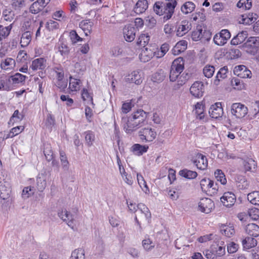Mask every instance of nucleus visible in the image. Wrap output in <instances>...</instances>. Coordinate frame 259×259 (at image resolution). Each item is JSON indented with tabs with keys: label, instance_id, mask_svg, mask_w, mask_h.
I'll return each mask as SVG.
<instances>
[{
	"label": "nucleus",
	"instance_id": "e433bc0d",
	"mask_svg": "<svg viewBox=\"0 0 259 259\" xmlns=\"http://www.w3.org/2000/svg\"><path fill=\"white\" fill-rule=\"evenodd\" d=\"M69 89L71 91H77L79 90L81 82L80 80L73 78L72 76L69 77Z\"/></svg>",
	"mask_w": 259,
	"mask_h": 259
},
{
	"label": "nucleus",
	"instance_id": "4468645a",
	"mask_svg": "<svg viewBox=\"0 0 259 259\" xmlns=\"http://www.w3.org/2000/svg\"><path fill=\"white\" fill-rule=\"evenodd\" d=\"M58 217L63 221L66 222L67 225L72 229L74 227V215L71 214L66 209L59 210L58 212Z\"/></svg>",
	"mask_w": 259,
	"mask_h": 259
},
{
	"label": "nucleus",
	"instance_id": "f03ea898",
	"mask_svg": "<svg viewBox=\"0 0 259 259\" xmlns=\"http://www.w3.org/2000/svg\"><path fill=\"white\" fill-rule=\"evenodd\" d=\"M177 5L176 1L166 3L156 2L154 5L153 10L158 15L161 16L164 14L163 20L167 21L171 18Z\"/></svg>",
	"mask_w": 259,
	"mask_h": 259
},
{
	"label": "nucleus",
	"instance_id": "9d476101",
	"mask_svg": "<svg viewBox=\"0 0 259 259\" xmlns=\"http://www.w3.org/2000/svg\"><path fill=\"white\" fill-rule=\"evenodd\" d=\"M192 161L197 167L201 170L205 169L208 165L207 160L205 156L202 154L198 153L194 157Z\"/></svg>",
	"mask_w": 259,
	"mask_h": 259
},
{
	"label": "nucleus",
	"instance_id": "338daca9",
	"mask_svg": "<svg viewBox=\"0 0 259 259\" xmlns=\"http://www.w3.org/2000/svg\"><path fill=\"white\" fill-rule=\"evenodd\" d=\"M24 129L23 126H17L16 127L12 128L10 131V134L12 137L18 135L21 133Z\"/></svg>",
	"mask_w": 259,
	"mask_h": 259
},
{
	"label": "nucleus",
	"instance_id": "20e7f679",
	"mask_svg": "<svg viewBox=\"0 0 259 259\" xmlns=\"http://www.w3.org/2000/svg\"><path fill=\"white\" fill-rule=\"evenodd\" d=\"M245 51L250 54H255L259 49V37H250L242 45Z\"/></svg>",
	"mask_w": 259,
	"mask_h": 259
},
{
	"label": "nucleus",
	"instance_id": "a878e982",
	"mask_svg": "<svg viewBox=\"0 0 259 259\" xmlns=\"http://www.w3.org/2000/svg\"><path fill=\"white\" fill-rule=\"evenodd\" d=\"M220 231L222 234L229 238L231 237L235 234V230L232 226H227L225 224H222L221 226Z\"/></svg>",
	"mask_w": 259,
	"mask_h": 259
},
{
	"label": "nucleus",
	"instance_id": "aec40b11",
	"mask_svg": "<svg viewBox=\"0 0 259 259\" xmlns=\"http://www.w3.org/2000/svg\"><path fill=\"white\" fill-rule=\"evenodd\" d=\"M136 29L135 27L128 26L123 30L124 37L126 41L132 42L133 41L136 36Z\"/></svg>",
	"mask_w": 259,
	"mask_h": 259
},
{
	"label": "nucleus",
	"instance_id": "72a5a7b5",
	"mask_svg": "<svg viewBox=\"0 0 259 259\" xmlns=\"http://www.w3.org/2000/svg\"><path fill=\"white\" fill-rule=\"evenodd\" d=\"M45 60L42 58L35 59L32 61L31 67L33 70L43 69L45 67Z\"/></svg>",
	"mask_w": 259,
	"mask_h": 259
},
{
	"label": "nucleus",
	"instance_id": "b1692460",
	"mask_svg": "<svg viewBox=\"0 0 259 259\" xmlns=\"http://www.w3.org/2000/svg\"><path fill=\"white\" fill-rule=\"evenodd\" d=\"M246 233L252 237H256L259 236V226L255 224H249L246 226Z\"/></svg>",
	"mask_w": 259,
	"mask_h": 259
},
{
	"label": "nucleus",
	"instance_id": "5fc2aeb1",
	"mask_svg": "<svg viewBox=\"0 0 259 259\" xmlns=\"http://www.w3.org/2000/svg\"><path fill=\"white\" fill-rule=\"evenodd\" d=\"M248 215L253 220H256L259 218V209L253 207L248 210Z\"/></svg>",
	"mask_w": 259,
	"mask_h": 259
},
{
	"label": "nucleus",
	"instance_id": "5701e85b",
	"mask_svg": "<svg viewBox=\"0 0 259 259\" xmlns=\"http://www.w3.org/2000/svg\"><path fill=\"white\" fill-rule=\"evenodd\" d=\"M148 7L147 0H139L134 8L135 12L137 14H141L144 12Z\"/></svg>",
	"mask_w": 259,
	"mask_h": 259
},
{
	"label": "nucleus",
	"instance_id": "dca6fc26",
	"mask_svg": "<svg viewBox=\"0 0 259 259\" xmlns=\"http://www.w3.org/2000/svg\"><path fill=\"white\" fill-rule=\"evenodd\" d=\"M191 29V24L187 20L181 21L177 26L176 35L183 36Z\"/></svg>",
	"mask_w": 259,
	"mask_h": 259
},
{
	"label": "nucleus",
	"instance_id": "f704fd0d",
	"mask_svg": "<svg viewBox=\"0 0 259 259\" xmlns=\"http://www.w3.org/2000/svg\"><path fill=\"white\" fill-rule=\"evenodd\" d=\"M179 175L188 179H193L197 177V173L195 171L184 169L179 171Z\"/></svg>",
	"mask_w": 259,
	"mask_h": 259
},
{
	"label": "nucleus",
	"instance_id": "864d4df0",
	"mask_svg": "<svg viewBox=\"0 0 259 259\" xmlns=\"http://www.w3.org/2000/svg\"><path fill=\"white\" fill-rule=\"evenodd\" d=\"M202 31V26H197L196 29L193 31L192 33V39L194 41H198L199 40H201L202 36H200L201 35V33Z\"/></svg>",
	"mask_w": 259,
	"mask_h": 259
},
{
	"label": "nucleus",
	"instance_id": "680f3d73",
	"mask_svg": "<svg viewBox=\"0 0 259 259\" xmlns=\"http://www.w3.org/2000/svg\"><path fill=\"white\" fill-rule=\"evenodd\" d=\"M23 115L19 114V111L16 110L14 111L13 115L11 117L9 121V123L10 122H12L13 123L14 122L20 121L23 119Z\"/></svg>",
	"mask_w": 259,
	"mask_h": 259
},
{
	"label": "nucleus",
	"instance_id": "ddd939ff",
	"mask_svg": "<svg viewBox=\"0 0 259 259\" xmlns=\"http://www.w3.org/2000/svg\"><path fill=\"white\" fill-rule=\"evenodd\" d=\"M190 93L196 98L202 96L204 93V84L201 81H195L190 89Z\"/></svg>",
	"mask_w": 259,
	"mask_h": 259
},
{
	"label": "nucleus",
	"instance_id": "7ed1b4c3",
	"mask_svg": "<svg viewBox=\"0 0 259 259\" xmlns=\"http://www.w3.org/2000/svg\"><path fill=\"white\" fill-rule=\"evenodd\" d=\"M184 69V60L179 57L174 60L171 65L169 72L170 81H175Z\"/></svg>",
	"mask_w": 259,
	"mask_h": 259
},
{
	"label": "nucleus",
	"instance_id": "f8f14e48",
	"mask_svg": "<svg viewBox=\"0 0 259 259\" xmlns=\"http://www.w3.org/2000/svg\"><path fill=\"white\" fill-rule=\"evenodd\" d=\"M236 200L235 195L231 192H227L224 193L221 197V201L226 207H230L234 205Z\"/></svg>",
	"mask_w": 259,
	"mask_h": 259
},
{
	"label": "nucleus",
	"instance_id": "c9c22d12",
	"mask_svg": "<svg viewBox=\"0 0 259 259\" xmlns=\"http://www.w3.org/2000/svg\"><path fill=\"white\" fill-rule=\"evenodd\" d=\"M133 151L137 155H141L147 151L148 146L146 145H141L139 144H134L132 146Z\"/></svg>",
	"mask_w": 259,
	"mask_h": 259
},
{
	"label": "nucleus",
	"instance_id": "09e8293b",
	"mask_svg": "<svg viewBox=\"0 0 259 259\" xmlns=\"http://www.w3.org/2000/svg\"><path fill=\"white\" fill-rule=\"evenodd\" d=\"M81 97L83 101H87L88 104H91L94 107L93 97L89 93L87 89H83L82 91Z\"/></svg>",
	"mask_w": 259,
	"mask_h": 259
},
{
	"label": "nucleus",
	"instance_id": "2eb2a0df",
	"mask_svg": "<svg viewBox=\"0 0 259 259\" xmlns=\"http://www.w3.org/2000/svg\"><path fill=\"white\" fill-rule=\"evenodd\" d=\"M234 74L242 78H251V72L244 65L236 66L234 69Z\"/></svg>",
	"mask_w": 259,
	"mask_h": 259
},
{
	"label": "nucleus",
	"instance_id": "a211bd4d",
	"mask_svg": "<svg viewBox=\"0 0 259 259\" xmlns=\"http://www.w3.org/2000/svg\"><path fill=\"white\" fill-rule=\"evenodd\" d=\"M47 173L46 171L39 174L36 179V185L38 190L42 192L47 186Z\"/></svg>",
	"mask_w": 259,
	"mask_h": 259
},
{
	"label": "nucleus",
	"instance_id": "6ab92c4d",
	"mask_svg": "<svg viewBox=\"0 0 259 259\" xmlns=\"http://www.w3.org/2000/svg\"><path fill=\"white\" fill-rule=\"evenodd\" d=\"M126 79L137 85L140 84L143 81V73L139 70L134 71L128 75Z\"/></svg>",
	"mask_w": 259,
	"mask_h": 259
},
{
	"label": "nucleus",
	"instance_id": "603ef678",
	"mask_svg": "<svg viewBox=\"0 0 259 259\" xmlns=\"http://www.w3.org/2000/svg\"><path fill=\"white\" fill-rule=\"evenodd\" d=\"M35 189L33 187H25L22 192V196L24 198H27L34 193Z\"/></svg>",
	"mask_w": 259,
	"mask_h": 259
},
{
	"label": "nucleus",
	"instance_id": "774afa93",
	"mask_svg": "<svg viewBox=\"0 0 259 259\" xmlns=\"http://www.w3.org/2000/svg\"><path fill=\"white\" fill-rule=\"evenodd\" d=\"M42 10L36 2H34L30 7V11L33 14H37Z\"/></svg>",
	"mask_w": 259,
	"mask_h": 259
},
{
	"label": "nucleus",
	"instance_id": "6e6d98bb",
	"mask_svg": "<svg viewBox=\"0 0 259 259\" xmlns=\"http://www.w3.org/2000/svg\"><path fill=\"white\" fill-rule=\"evenodd\" d=\"M164 71L160 70L153 75L152 80L154 82H160L164 79Z\"/></svg>",
	"mask_w": 259,
	"mask_h": 259
},
{
	"label": "nucleus",
	"instance_id": "69168bd1",
	"mask_svg": "<svg viewBox=\"0 0 259 259\" xmlns=\"http://www.w3.org/2000/svg\"><path fill=\"white\" fill-rule=\"evenodd\" d=\"M215 236L216 235H214L213 234H207L202 236H200L197 239V240L200 243H204L212 240Z\"/></svg>",
	"mask_w": 259,
	"mask_h": 259
},
{
	"label": "nucleus",
	"instance_id": "f3484780",
	"mask_svg": "<svg viewBox=\"0 0 259 259\" xmlns=\"http://www.w3.org/2000/svg\"><path fill=\"white\" fill-rule=\"evenodd\" d=\"M209 113L213 118L217 119L221 117L223 114L221 103L218 102L212 105L209 108Z\"/></svg>",
	"mask_w": 259,
	"mask_h": 259
},
{
	"label": "nucleus",
	"instance_id": "1a4fd4ad",
	"mask_svg": "<svg viewBox=\"0 0 259 259\" xmlns=\"http://www.w3.org/2000/svg\"><path fill=\"white\" fill-rule=\"evenodd\" d=\"M11 192V188L10 183L3 179L0 181V197L6 200L9 198L10 196Z\"/></svg>",
	"mask_w": 259,
	"mask_h": 259
},
{
	"label": "nucleus",
	"instance_id": "cd10ccee",
	"mask_svg": "<svg viewBox=\"0 0 259 259\" xmlns=\"http://www.w3.org/2000/svg\"><path fill=\"white\" fill-rule=\"evenodd\" d=\"M187 42L186 40L180 41L176 44L172 50V54L175 55H178L181 52L187 48Z\"/></svg>",
	"mask_w": 259,
	"mask_h": 259
},
{
	"label": "nucleus",
	"instance_id": "412c9836",
	"mask_svg": "<svg viewBox=\"0 0 259 259\" xmlns=\"http://www.w3.org/2000/svg\"><path fill=\"white\" fill-rule=\"evenodd\" d=\"M224 242L221 241L220 244L215 243L211 246L212 251L214 253L215 256L217 257L223 256L225 254V247L223 245Z\"/></svg>",
	"mask_w": 259,
	"mask_h": 259
},
{
	"label": "nucleus",
	"instance_id": "c85d7f7f",
	"mask_svg": "<svg viewBox=\"0 0 259 259\" xmlns=\"http://www.w3.org/2000/svg\"><path fill=\"white\" fill-rule=\"evenodd\" d=\"M243 164L245 171H252V169L255 168L256 162L252 158H247L243 161Z\"/></svg>",
	"mask_w": 259,
	"mask_h": 259
},
{
	"label": "nucleus",
	"instance_id": "37998d69",
	"mask_svg": "<svg viewBox=\"0 0 259 259\" xmlns=\"http://www.w3.org/2000/svg\"><path fill=\"white\" fill-rule=\"evenodd\" d=\"M195 8V6L193 3L187 2L181 7V11L183 13L187 14L193 11Z\"/></svg>",
	"mask_w": 259,
	"mask_h": 259
},
{
	"label": "nucleus",
	"instance_id": "423d86ee",
	"mask_svg": "<svg viewBox=\"0 0 259 259\" xmlns=\"http://www.w3.org/2000/svg\"><path fill=\"white\" fill-rule=\"evenodd\" d=\"M248 109L240 103H235L231 106V113L237 118H242L247 113Z\"/></svg>",
	"mask_w": 259,
	"mask_h": 259
},
{
	"label": "nucleus",
	"instance_id": "473e14b6",
	"mask_svg": "<svg viewBox=\"0 0 259 259\" xmlns=\"http://www.w3.org/2000/svg\"><path fill=\"white\" fill-rule=\"evenodd\" d=\"M15 65V61L11 58H7L1 64L2 69L7 70L12 69Z\"/></svg>",
	"mask_w": 259,
	"mask_h": 259
},
{
	"label": "nucleus",
	"instance_id": "052dcab7",
	"mask_svg": "<svg viewBox=\"0 0 259 259\" xmlns=\"http://www.w3.org/2000/svg\"><path fill=\"white\" fill-rule=\"evenodd\" d=\"M239 248V245L234 242H230L227 244V251L229 253L236 252Z\"/></svg>",
	"mask_w": 259,
	"mask_h": 259
},
{
	"label": "nucleus",
	"instance_id": "f257e3e1",
	"mask_svg": "<svg viewBox=\"0 0 259 259\" xmlns=\"http://www.w3.org/2000/svg\"><path fill=\"white\" fill-rule=\"evenodd\" d=\"M148 113L142 109H139L133 113L128 118L122 117L121 122L127 133L142 126L147 117Z\"/></svg>",
	"mask_w": 259,
	"mask_h": 259
},
{
	"label": "nucleus",
	"instance_id": "ea45409f",
	"mask_svg": "<svg viewBox=\"0 0 259 259\" xmlns=\"http://www.w3.org/2000/svg\"><path fill=\"white\" fill-rule=\"evenodd\" d=\"M85 136V144L89 147L93 145V142L95 140V134L91 131H88L83 134Z\"/></svg>",
	"mask_w": 259,
	"mask_h": 259
},
{
	"label": "nucleus",
	"instance_id": "0e129e2a",
	"mask_svg": "<svg viewBox=\"0 0 259 259\" xmlns=\"http://www.w3.org/2000/svg\"><path fill=\"white\" fill-rule=\"evenodd\" d=\"M169 49V45L167 43H164L162 44L160 48V51H158L157 57H163L166 53L168 51Z\"/></svg>",
	"mask_w": 259,
	"mask_h": 259
},
{
	"label": "nucleus",
	"instance_id": "bf43d9fd",
	"mask_svg": "<svg viewBox=\"0 0 259 259\" xmlns=\"http://www.w3.org/2000/svg\"><path fill=\"white\" fill-rule=\"evenodd\" d=\"M145 23L149 28H153L156 24V20L152 16H149L145 18Z\"/></svg>",
	"mask_w": 259,
	"mask_h": 259
},
{
	"label": "nucleus",
	"instance_id": "c756f323",
	"mask_svg": "<svg viewBox=\"0 0 259 259\" xmlns=\"http://www.w3.org/2000/svg\"><path fill=\"white\" fill-rule=\"evenodd\" d=\"M243 248L249 249L254 247L257 245V241L254 238L251 237H246L242 241Z\"/></svg>",
	"mask_w": 259,
	"mask_h": 259
},
{
	"label": "nucleus",
	"instance_id": "0eeeda50",
	"mask_svg": "<svg viewBox=\"0 0 259 259\" xmlns=\"http://www.w3.org/2000/svg\"><path fill=\"white\" fill-rule=\"evenodd\" d=\"M139 134L140 139L146 142L153 141L157 135L156 132L151 128H142L139 131Z\"/></svg>",
	"mask_w": 259,
	"mask_h": 259
},
{
	"label": "nucleus",
	"instance_id": "bb28decb",
	"mask_svg": "<svg viewBox=\"0 0 259 259\" xmlns=\"http://www.w3.org/2000/svg\"><path fill=\"white\" fill-rule=\"evenodd\" d=\"M85 251L82 248H78L73 250L69 259H85Z\"/></svg>",
	"mask_w": 259,
	"mask_h": 259
},
{
	"label": "nucleus",
	"instance_id": "de8ad7c7",
	"mask_svg": "<svg viewBox=\"0 0 259 259\" xmlns=\"http://www.w3.org/2000/svg\"><path fill=\"white\" fill-rule=\"evenodd\" d=\"M214 176L218 181H219L222 185L227 183V180L224 172L221 169H217L214 173Z\"/></svg>",
	"mask_w": 259,
	"mask_h": 259
},
{
	"label": "nucleus",
	"instance_id": "a19ab883",
	"mask_svg": "<svg viewBox=\"0 0 259 259\" xmlns=\"http://www.w3.org/2000/svg\"><path fill=\"white\" fill-rule=\"evenodd\" d=\"M237 186L239 189H246L249 187V182L243 176H238L237 177Z\"/></svg>",
	"mask_w": 259,
	"mask_h": 259
},
{
	"label": "nucleus",
	"instance_id": "4c0bfd02",
	"mask_svg": "<svg viewBox=\"0 0 259 259\" xmlns=\"http://www.w3.org/2000/svg\"><path fill=\"white\" fill-rule=\"evenodd\" d=\"M200 186L203 191H207L213 186V181L209 179L204 178L200 181Z\"/></svg>",
	"mask_w": 259,
	"mask_h": 259
},
{
	"label": "nucleus",
	"instance_id": "7c9ffc66",
	"mask_svg": "<svg viewBox=\"0 0 259 259\" xmlns=\"http://www.w3.org/2000/svg\"><path fill=\"white\" fill-rule=\"evenodd\" d=\"M44 154L47 160L50 161L54 158V154L51 146L49 143H45L44 145Z\"/></svg>",
	"mask_w": 259,
	"mask_h": 259
},
{
	"label": "nucleus",
	"instance_id": "49530a36",
	"mask_svg": "<svg viewBox=\"0 0 259 259\" xmlns=\"http://www.w3.org/2000/svg\"><path fill=\"white\" fill-rule=\"evenodd\" d=\"M11 29V25L7 27L0 25V41L5 39L9 35Z\"/></svg>",
	"mask_w": 259,
	"mask_h": 259
},
{
	"label": "nucleus",
	"instance_id": "c03bdc74",
	"mask_svg": "<svg viewBox=\"0 0 259 259\" xmlns=\"http://www.w3.org/2000/svg\"><path fill=\"white\" fill-rule=\"evenodd\" d=\"M150 40V35L148 33L141 34L137 42V45L145 47L147 46Z\"/></svg>",
	"mask_w": 259,
	"mask_h": 259
},
{
	"label": "nucleus",
	"instance_id": "39448f33",
	"mask_svg": "<svg viewBox=\"0 0 259 259\" xmlns=\"http://www.w3.org/2000/svg\"><path fill=\"white\" fill-rule=\"evenodd\" d=\"M231 37V33L227 29H223L213 37V41L218 46H223Z\"/></svg>",
	"mask_w": 259,
	"mask_h": 259
},
{
	"label": "nucleus",
	"instance_id": "9b49d317",
	"mask_svg": "<svg viewBox=\"0 0 259 259\" xmlns=\"http://www.w3.org/2000/svg\"><path fill=\"white\" fill-rule=\"evenodd\" d=\"M138 211L137 215L139 218L143 221H147L149 223L151 218V213L148 208L143 203H139L137 205Z\"/></svg>",
	"mask_w": 259,
	"mask_h": 259
},
{
	"label": "nucleus",
	"instance_id": "6e6552de",
	"mask_svg": "<svg viewBox=\"0 0 259 259\" xmlns=\"http://www.w3.org/2000/svg\"><path fill=\"white\" fill-rule=\"evenodd\" d=\"M198 207L201 212L209 213L214 208V204L210 198H203L199 202Z\"/></svg>",
	"mask_w": 259,
	"mask_h": 259
},
{
	"label": "nucleus",
	"instance_id": "79ce46f5",
	"mask_svg": "<svg viewBox=\"0 0 259 259\" xmlns=\"http://www.w3.org/2000/svg\"><path fill=\"white\" fill-rule=\"evenodd\" d=\"M247 199L252 204L259 205V191H253L247 195Z\"/></svg>",
	"mask_w": 259,
	"mask_h": 259
},
{
	"label": "nucleus",
	"instance_id": "3c124183",
	"mask_svg": "<svg viewBox=\"0 0 259 259\" xmlns=\"http://www.w3.org/2000/svg\"><path fill=\"white\" fill-rule=\"evenodd\" d=\"M142 246L147 250H151L155 246V243L149 238H146L142 241Z\"/></svg>",
	"mask_w": 259,
	"mask_h": 259
},
{
	"label": "nucleus",
	"instance_id": "4d7b16f0",
	"mask_svg": "<svg viewBox=\"0 0 259 259\" xmlns=\"http://www.w3.org/2000/svg\"><path fill=\"white\" fill-rule=\"evenodd\" d=\"M215 71L214 66L211 65H206L203 68V74L207 78H210L212 76Z\"/></svg>",
	"mask_w": 259,
	"mask_h": 259
},
{
	"label": "nucleus",
	"instance_id": "a18cd8bd",
	"mask_svg": "<svg viewBox=\"0 0 259 259\" xmlns=\"http://www.w3.org/2000/svg\"><path fill=\"white\" fill-rule=\"evenodd\" d=\"M195 113L196 114L197 118L202 120L204 117V106L201 103L198 102L195 105Z\"/></svg>",
	"mask_w": 259,
	"mask_h": 259
},
{
	"label": "nucleus",
	"instance_id": "393cba45",
	"mask_svg": "<svg viewBox=\"0 0 259 259\" xmlns=\"http://www.w3.org/2000/svg\"><path fill=\"white\" fill-rule=\"evenodd\" d=\"M247 37V31H242L238 33L235 36H234L231 41V44L232 45H237L243 42Z\"/></svg>",
	"mask_w": 259,
	"mask_h": 259
},
{
	"label": "nucleus",
	"instance_id": "13d9d810",
	"mask_svg": "<svg viewBox=\"0 0 259 259\" xmlns=\"http://www.w3.org/2000/svg\"><path fill=\"white\" fill-rule=\"evenodd\" d=\"M58 51L62 56L65 57L69 54L70 49L66 44L62 42L60 46L58 47Z\"/></svg>",
	"mask_w": 259,
	"mask_h": 259
},
{
	"label": "nucleus",
	"instance_id": "e2e57ef3",
	"mask_svg": "<svg viewBox=\"0 0 259 259\" xmlns=\"http://www.w3.org/2000/svg\"><path fill=\"white\" fill-rule=\"evenodd\" d=\"M69 36L73 44L81 41L82 40V38L78 35L75 30H71Z\"/></svg>",
	"mask_w": 259,
	"mask_h": 259
},
{
	"label": "nucleus",
	"instance_id": "58836bf2",
	"mask_svg": "<svg viewBox=\"0 0 259 259\" xmlns=\"http://www.w3.org/2000/svg\"><path fill=\"white\" fill-rule=\"evenodd\" d=\"M228 72V68L227 67L224 66L221 68L219 71L218 72L215 79L214 81V83L216 85L219 84V82L220 80V78L224 79L227 77L226 74Z\"/></svg>",
	"mask_w": 259,
	"mask_h": 259
},
{
	"label": "nucleus",
	"instance_id": "2f4dec72",
	"mask_svg": "<svg viewBox=\"0 0 259 259\" xmlns=\"http://www.w3.org/2000/svg\"><path fill=\"white\" fill-rule=\"evenodd\" d=\"M31 40V33L28 31L24 32L21 36L20 44L22 48L27 47Z\"/></svg>",
	"mask_w": 259,
	"mask_h": 259
},
{
	"label": "nucleus",
	"instance_id": "8fccbe9b",
	"mask_svg": "<svg viewBox=\"0 0 259 259\" xmlns=\"http://www.w3.org/2000/svg\"><path fill=\"white\" fill-rule=\"evenodd\" d=\"M26 76L23 75L19 73H16L14 75L11 76L10 78L13 83H19L25 81Z\"/></svg>",
	"mask_w": 259,
	"mask_h": 259
},
{
	"label": "nucleus",
	"instance_id": "4be33fe9",
	"mask_svg": "<svg viewBox=\"0 0 259 259\" xmlns=\"http://www.w3.org/2000/svg\"><path fill=\"white\" fill-rule=\"evenodd\" d=\"M256 14L249 13L248 14H243L241 16V19L239 20L240 23L250 25L255 22L256 20Z\"/></svg>",
	"mask_w": 259,
	"mask_h": 259
}]
</instances>
